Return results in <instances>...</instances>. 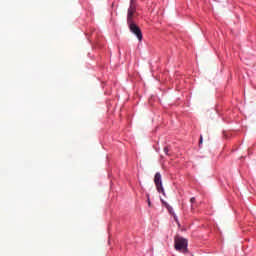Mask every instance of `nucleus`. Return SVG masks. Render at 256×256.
I'll use <instances>...</instances> for the list:
<instances>
[{"label": "nucleus", "mask_w": 256, "mask_h": 256, "mask_svg": "<svg viewBox=\"0 0 256 256\" xmlns=\"http://www.w3.org/2000/svg\"><path fill=\"white\" fill-rule=\"evenodd\" d=\"M189 245V242L187 239L177 235L174 237V249L178 251L179 253H187L189 249L187 248Z\"/></svg>", "instance_id": "f257e3e1"}, {"label": "nucleus", "mask_w": 256, "mask_h": 256, "mask_svg": "<svg viewBox=\"0 0 256 256\" xmlns=\"http://www.w3.org/2000/svg\"><path fill=\"white\" fill-rule=\"evenodd\" d=\"M127 23H128V27H129L131 33L136 35V37L139 41H143V33H141V29L139 28V26H137L133 22H127Z\"/></svg>", "instance_id": "f03ea898"}, {"label": "nucleus", "mask_w": 256, "mask_h": 256, "mask_svg": "<svg viewBox=\"0 0 256 256\" xmlns=\"http://www.w3.org/2000/svg\"><path fill=\"white\" fill-rule=\"evenodd\" d=\"M154 183L156 185L158 193H162V195H165V189H163V182L161 181V173L157 172L155 174Z\"/></svg>", "instance_id": "7ed1b4c3"}, {"label": "nucleus", "mask_w": 256, "mask_h": 256, "mask_svg": "<svg viewBox=\"0 0 256 256\" xmlns=\"http://www.w3.org/2000/svg\"><path fill=\"white\" fill-rule=\"evenodd\" d=\"M136 11H137V8L135 7V4L130 3V7L128 8V14H127V23L133 22V15H135Z\"/></svg>", "instance_id": "20e7f679"}, {"label": "nucleus", "mask_w": 256, "mask_h": 256, "mask_svg": "<svg viewBox=\"0 0 256 256\" xmlns=\"http://www.w3.org/2000/svg\"><path fill=\"white\" fill-rule=\"evenodd\" d=\"M164 205H165V207L167 208V210L169 211V213L171 214V215H173V207H171L169 204H167V203H164Z\"/></svg>", "instance_id": "39448f33"}, {"label": "nucleus", "mask_w": 256, "mask_h": 256, "mask_svg": "<svg viewBox=\"0 0 256 256\" xmlns=\"http://www.w3.org/2000/svg\"><path fill=\"white\" fill-rule=\"evenodd\" d=\"M164 153H165L166 155H169V147H165V148H164Z\"/></svg>", "instance_id": "423d86ee"}, {"label": "nucleus", "mask_w": 256, "mask_h": 256, "mask_svg": "<svg viewBox=\"0 0 256 256\" xmlns=\"http://www.w3.org/2000/svg\"><path fill=\"white\" fill-rule=\"evenodd\" d=\"M190 203H195V197H192V198L190 199Z\"/></svg>", "instance_id": "0eeeda50"}, {"label": "nucleus", "mask_w": 256, "mask_h": 256, "mask_svg": "<svg viewBox=\"0 0 256 256\" xmlns=\"http://www.w3.org/2000/svg\"><path fill=\"white\" fill-rule=\"evenodd\" d=\"M203 143V136H200V145Z\"/></svg>", "instance_id": "6e6552de"}, {"label": "nucleus", "mask_w": 256, "mask_h": 256, "mask_svg": "<svg viewBox=\"0 0 256 256\" xmlns=\"http://www.w3.org/2000/svg\"><path fill=\"white\" fill-rule=\"evenodd\" d=\"M148 205L149 207H151V200H149V198H148Z\"/></svg>", "instance_id": "1a4fd4ad"}]
</instances>
